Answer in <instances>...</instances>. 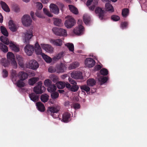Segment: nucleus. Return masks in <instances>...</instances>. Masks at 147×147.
<instances>
[{
	"label": "nucleus",
	"instance_id": "nucleus-1",
	"mask_svg": "<svg viewBox=\"0 0 147 147\" xmlns=\"http://www.w3.org/2000/svg\"><path fill=\"white\" fill-rule=\"evenodd\" d=\"M59 107H49L47 111L48 113H51V115L55 118H58L59 115L57 113L60 110Z\"/></svg>",
	"mask_w": 147,
	"mask_h": 147
},
{
	"label": "nucleus",
	"instance_id": "nucleus-2",
	"mask_svg": "<svg viewBox=\"0 0 147 147\" xmlns=\"http://www.w3.org/2000/svg\"><path fill=\"white\" fill-rule=\"evenodd\" d=\"M7 58L8 61L9 62H11V65L13 66V68H17V64L15 60L14 55L11 52H8L7 54Z\"/></svg>",
	"mask_w": 147,
	"mask_h": 147
},
{
	"label": "nucleus",
	"instance_id": "nucleus-3",
	"mask_svg": "<svg viewBox=\"0 0 147 147\" xmlns=\"http://www.w3.org/2000/svg\"><path fill=\"white\" fill-rule=\"evenodd\" d=\"M42 83L41 81H39L37 84V85L34 87L33 90L36 94H41L45 90V88L44 86H42Z\"/></svg>",
	"mask_w": 147,
	"mask_h": 147
},
{
	"label": "nucleus",
	"instance_id": "nucleus-4",
	"mask_svg": "<svg viewBox=\"0 0 147 147\" xmlns=\"http://www.w3.org/2000/svg\"><path fill=\"white\" fill-rule=\"evenodd\" d=\"M66 18H67L64 24L67 28H69L74 26L76 22L74 19L71 16H67Z\"/></svg>",
	"mask_w": 147,
	"mask_h": 147
},
{
	"label": "nucleus",
	"instance_id": "nucleus-5",
	"mask_svg": "<svg viewBox=\"0 0 147 147\" xmlns=\"http://www.w3.org/2000/svg\"><path fill=\"white\" fill-rule=\"evenodd\" d=\"M52 30L54 33L57 35L64 36L67 35L66 30L60 28H54Z\"/></svg>",
	"mask_w": 147,
	"mask_h": 147
},
{
	"label": "nucleus",
	"instance_id": "nucleus-6",
	"mask_svg": "<svg viewBox=\"0 0 147 147\" xmlns=\"http://www.w3.org/2000/svg\"><path fill=\"white\" fill-rule=\"evenodd\" d=\"M23 24L25 26H30L32 22V20L30 16L25 15L22 18Z\"/></svg>",
	"mask_w": 147,
	"mask_h": 147
},
{
	"label": "nucleus",
	"instance_id": "nucleus-7",
	"mask_svg": "<svg viewBox=\"0 0 147 147\" xmlns=\"http://www.w3.org/2000/svg\"><path fill=\"white\" fill-rule=\"evenodd\" d=\"M105 12L104 10L99 7H96L95 9V13L100 20L105 19Z\"/></svg>",
	"mask_w": 147,
	"mask_h": 147
},
{
	"label": "nucleus",
	"instance_id": "nucleus-8",
	"mask_svg": "<svg viewBox=\"0 0 147 147\" xmlns=\"http://www.w3.org/2000/svg\"><path fill=\"white\" fill-rule=\"evenodd\" d=\"M25 52L27 55L29 56H31L33 54L34 47L31 45H26L24 48Z\"/></svg>",
	"mask_w": 147,
	"mask_h": 147
},
{
	"label": "nucleus",
	"instance_id": "nucleus-9",
	"mask_svg": "<svg viewBox=\"0 0 147 147\" xmlns=\"http://www.w3.org/2000/svg\"><path fill=\"white\" fill-rule=\"evenodd\" d=\"M32 30L27 31L25 33L24 39V42L26 44L29 43L30 39L33 36Z\"/></svg>",
	"mask_w": 147,
	"mask_h": 147
},
{
	"label": "nucleus",
	"instance_id": "nucleus-10",
	"mask_svg": "<svg viewBox=\"0 0 147 147\" xmlns=\"http://www.w3.org/2000/svg\"><path fill=\"white\" fill-rule=\"evenodd\" d=\"M71 76L72 78L76 79H82L83 78L82 73L80 71H75L72 72Z\"/></svg>",
	"mask_w": 147,
	"mask_h": 147
},
{
	"label": "nucleus",
	"instance_id": "nucleus-11",
	"mask_svg": "<svg viewBox=\"0 0 147 147\" xmlns=\"http://www.w3.org/2000/svg\"><path fill=\"white\" fill-rule=\"evenodd\" d=\"M84 29V27L81 25H80L74 29L73 32L76 34L80 35L83 34Z\"/></svg>",
	"mask_w": 147,
	"mask_h": 147
},
{
	"label": "nucleus",
	"instance_id": "nucleus-12",
	"mask_svg": "<svg viewBox=\"0 0 147 147\" xmlns=\"http://www.w3.org/2000/svg\"><path fill=\"white\" fill-rule=\"evenodd\" d=\"M95 63V61L91 58H87L85 61V65L89 67H93Z\"/></svg>",
	"mask_w": 147,
	"mask_h": 147
},
{
	"label": "nucleus",
	"instance_id": "nucleus-13",
	"mask_svg": "<svg viewBox=\"0 0 147 147\" xmlns=\"http://www.w3.org/2000/svg\"><path fill=\"white\" fill-rule=\"evenodd\" d=\"M29 68L32 69H36L39 67V64L38 62L34 60L30 61L29 63Z\"/></svg>",
	"mask_w": 147,
	"mask_h": 147
},
{
	"label": "nucleus",
	"instance_id": "nucleus-14",
	"mask_svg": "<svg viewBox=\"0 0 147 147\" xmlns=\"http://www.w3.org/2000/svg\"><path fill=\"white\" fill-rule=\"evenodd\" d=\"M71 114L65 112L62 115V121L64 123H68L71 120Z\"/></svg>",
	"mask_w": 147,
	"mask_h": 147
},
{
	"label": "nucleus",
	"instance_id": "nucleus-15",
	"mask_svg": "<svg viewBox=\"0 0 147 147\" xmlns=\"http://www.w3.org/2000/svg\"><path fill=\"white\" fill-rule=\"evenodd\" d=\"M42 48L46 52L51 53L53 51V48L50 45L48 44H41Z\"/></svg>",
	"mask_w": 147,
	"mask_h": 147
},
{
	"label": "nucleus",
	"instance_id": "nucleus-16",
	"mask_svg": "<svg viewBox=\"0 0 147 147\" xmlns=\"http://www.w3.org/2000/svg\"><path fill=\"white\" fill-rule=\"evenodd\" d=\"M50 10L51 12L55 14H58L59 9L57 6L55 4L51 3L50 6Z\"/></svg>",
	"mask_w": 147,
	"mask_h": 147
},
{
	"label": "nucleus",
	"instance_id": "nucleus-17",
	"mask_svg": "<svg viewBox=\"0 0 147 147\" xmlns=\"http://www.w3.org/2000/svg\"><path fill=\"white\" fill-rule=\"evenodd\" d=\"M18 76L20 80H24L27 78L28 75L26 73L22 71L20 72Z\"/></svg>",
	"mask_w": 147,
	"mask_h": 147
},
{
	"label": "nucleus",
	"instance_id": "nucleus-18",
	"mask_svg": "<svg viewBox=\"0 0 147 147\" xmlns=\"http://www.w3.org/2000/svg\"><path fill=\"white\" fill-rule=\"evenodd\" d=\"M37 94L34 93L29 94V96L31 100L34 102H37L39 99V96Z\"/></svg>",
	"mask_w": 147,
	"mask_h": 147
},
{
	"label": "nucleus",
	"instance_id": "nucleus-19",
	"mask_svg": "<svg viewBox=\"0 0 147 147\" xmlns=\"http://www.w3.org/2000/svg\"><path fill=\"white\" fill-rule=\"evenodd\" d=\"M8 24L9 28L11 31L15 32L17 30V26L16 24L14 23L13 21L12 20H10Z\"/></svg>",
	"mask_w": 147,
	"mask_h": 147
},
{
	"label": "nucleus",
	"instance_id": "nucleus-20",
	"mask_svg": "<svg viewBox=\"0 0 147 147\" xmlns=\"http://www.w3.org/2000/svg\"><path fill=\"white\" fill-rule=\"evenodd\" d=\"M66 69V67L65 65L63 63H61L60 64L58 65L57 67V72H63Z\"/></svg>",
	"mask_w": 147,
	"mask_h": 147
},
{
	"label": "nucleus",
	"instance_id": "nucleus-21",
	"mask_svg": "<svg viewBox=\"0 0 147 147\" xmlns=\"http://www.w3.org/2000/svg\"><path fill=\"white\" fill-rule=\"evenodd\" d=\"M36 106L38 110L41 112H44L45 110V107L42 103L40 102L36 103Z\"/></svg>",
	"mask_w": 147,
	"mask_h": 147
},
{
	"label": "nucleus",
	"instance_id": "nucleus-22",
	"mask_svg": "<svg viewBox=\"0 0 147 147\" xmlns=\"http://www.w3.org/2000/svg\"><path fill=\"white\" fill-rule=\"evenodd\" d=\"M108 80V78L107 77L101 76L98 78V80L100 85L105 84Z\"/></svg>",
	"mask_w": 147,
	"mask_h": 147
},
{
	"label": "nucleus",
	"instance_id": "nucleus-23",
	"mask_svg": "<svg viewBox=\"0 0 147 147\" xmlns=\"http://www.w3.org/2000/svg\"><path fill=\"white\" fill-rule=\"evenodd\" d=\"M2 8L5 11L9 12L10 11V9L7 4L3 1H1L0 3Z\"/></svg>",
	"mask_w": 147,
	"mask_h": 147
},
{
	"label": "nucleus",
	"instance_id": "nucleus-24",
	"mask_svg": "<svg viewBox=\"0 0 147 147\" xmlns=\"http://www.w3.org/2000/svg\"><path fill=\"white\" fill-rule=\"evenodd\" d=\"M69 9L72 13L75 14H78V13L77 9L73 5H68Z\"/></svg>",
	"mask_w": 147,
	"mask_h": 147
},
{
	"label": "nucleus",
	"instance_id": "nucleus-25",
	"mask_svg": "<svg viewBox=\"0 0 147 147\" xmlns=\"http://www.w3.org/2000/svg\"><path fill=\"white\" fill-rule=\"evenodd\" d=\"M88 86H92L95 85L96 81L93 79H89L86 81Z\"/></svg>",
	"mask_w": 147,
	"mask_h": 147
},
{
	"label": "nucleus",
	"instance_id": "nucleus-26",
	"mask_svg": "<svg viewBox=\"0 0 147 147\" xmlns=\"http://www.w3.org/2000/svg\"><path fill=\"white\" fill-rule=\"evenodd\" d=\"M16 57L19 65L21 67L23 66V59L22 57L19 55H17Z\"/></svg>",
	"mask_w": 147,
	"mask_h": 147
},
{
	"label": "nucleus",
	"instance_id": "nucleus-27",
	"mask_svg": "<svg viewBox=\"0 0 147 147\" xmlns=\"http://www.w3.org/2000/svg\"><path fill=\"white\" fill-rule=\"evenodd\" d=\"M0 39L1 42L6 45L10 44V43L9 40L6 37L2 36L0 37Z\"/></svg>",
	"mask_w": 147,
	"mask_h": 147
},
{
	"label": "nucleus",
	"instance_id": "nucleus-28",
	"mask_svg": "<svg viewBox=\"0 0 147 147\" xmlns=\"http://www.w3.org/2000/svg\"><path fill=\"white\" fill-rule=\"evenodd\" d=\"M9 46L10 48L14 51L17 52L19 51V48L17 47L15 44H14L11 41L10 42Z\"/></svg>",
	"mask_w": 147,
	"mask_h": 147
},
{
	"label": "nucleus",
	"instance_id": "nucleus-29",
	"mask_svg": "<svg viewBox=\"0 0 147 147\" xmlns=\"http://www.w3.org/2000/svg\"><path fill=\"white\" fill-rule=\"evenodd\" d=\"M105 9L107 11L111 12L114 11V8L111 4L109 3H107L105 5Z\"/></svg>",
	"mask_w": 147,
	"mask_h": 147
},
{
	"label": "nucleus",
	"instance_id": "nucleus-30",
	"mask_svg": "<svg viewBox=\"0 0 147 147\" xmlns=\"http://www.w3.org/2000/svg\"><path fill=\"white\" fill-rule=\"evenodd\" d=\"M48 87L47 90L50 92L55 91L57 89L56 86L54 84H51Z\"/></svg>",
	"mask_w": 147,
	"mask_h": 147
},
{
	"label": "nucleus",
	"instance_id": "nucleus-31",
	"mask_svg": "<svg viewBox=\"0 0 147 147\" xmlns=\"http://www.w3.org/2000/svg\"><path fill=\"white\" fill-rule=\"evenodd\" d=\"M49 96L47 94H42L40 97V99L42 102H45L49 100Z\"/></svg>",
	"mask_w": 147,
	"mask_h": 147
},
{
	"label": "nucleus",
	"instance_id": "nucleus-32",
	"mask_svg": "<svg viewBox=\"0 0 147 147\" xmlns=\"http://www.w3.org/2000/svg\"><path fill=\"white\" fill-rule=\"evenodd\" d=\"M0 49L4 53H6L8 51L7 47L1 42L0 43Z\"/></svg>",
	"mask_w": 147,
	"mask_h": 147
},
{
	"label": "nucleus",
	"instance_id": "nucleus-33",
	"mask_svg": "<svg viewBox=\"0 0 147 147\" xmlns=\"http://www.w3.org/2000/svg\"><path fill=\"white\" fill-rule=\"evenodd\" d=\"M42 56L47 63H50L51 62L52 60L51 58L45 54L44 53L42 54Z\"/></svg>",
	"mask_w": 147,
	"mask_h": 147
},
{
	"label": "nucleus",
	"instance_id": "nucleus-34",
	"mask_svg": "<svg viewBox=\"0 0 147 147\" xmlns=\"http://www.w3.org/2000/svg\"><path fill=\"white\" fill-rule=\"evenodd\" d=\"M38 78L34 77L32 78L29 80V84L30 85H33L38 80Z\"/></svg>",
	"mask_w": 147,
	"mask_h": 147
},
{
	"label": "nucleus",
	"instance_id": "nucleus-35",
	"mask_svg": "<svg viewBox=\"0 0 147 147\" xmlns=\"http://www.w3.org/2000/svg\"><path fill=\"white\" fill-rule=\"evenodd\" d=\"M129 13V10L127 8L123 9L122 11V15L123 17L126 18Z\"/></svg>",
	"mask_w": 147,
	"mask_h": 147
},
{
	"label": "nucleus",
	"instance_id": "nucleus-36",
	"mask_svg": "<svg viewBox=\"0 0 147 147\" xmlns=\"http://www.w3.org/2000/svg\"><path fill=\"white\" fill-rule=\"evenodd\" d=\"M54 24L56 26H59L61 25V19L58 18L54 19Z\"/></svg>",
	"mask_w": 147,
	"mask_h": 147
},
{
	"label": "nucleus",
	"instance_id": "nucleus-37",
	"mask_svg": "<svg viewBox=\"0 0 147 147\" xmlns=\"http://www.w3.org/2000/svg\"><path fill=\"white\" fill-rule=\"evenodd\" d=\"M79 66V63L77 62H75L70 65L69 68L70 69H72L77 67Z\"/></svg>",
	"mask_w": 147,
	"mask_h": 147
},
{
	"label": "nucleus",
	"instance_id": "nucleus-38",
	"mask_svg": "<svg viewBox=\"0 0 147 147\" xmlns=\"http://www.w3.org/2000/svg\"><path fill=\"white\" fill-rule=\"evenodd\" d=\"M1 33L6 36H8V33L6 28L3 26H1Z\"/></svg>",
	"mask_w": 147,
	"mask_h": 147
},
{
	"label": "nucleus",
	"instance_id": "nucleus-39",
	"mask_svg": "<svg viewBox=\"0 0 147 147\" xmlns=\"http://www.w3.org/2000/svg\"><path fill=\"white\" fill-rule=\"evenodd\" d=\"M56 85L57 88L60 89L63 88L65 86V82H59L57 83Z\"/></svg>",
	"mask_w": 147,
	"mask_h": 147
},
{
	"label": "nucleus",
	"instance_id": "nucleus-40",
	"mask_svg": "<svg viewBox=\"0 0 147 147\" xmlns=\"http://www.w3.org/2000/svg\"><path fill=\"white\" fill-rule=\"evenodd\" d=\"M53 44L58 46H60L62 44V41L60 39H58L54 40L53 41Z\"/></svg>",
	"mask_w": 147,
	"mask_h": 147
},
{
	"label": "nucleus",
	"instance_id": "nucleus-41",
	"mask_svg": "<svg viewBox=\"0 0 147 147\" xmlns=\"http://www.w3.org/2000/svg\"><path fill=\"white\" fill-rule=\"evenodd\" d=\"M50 78L54 83H57L59 80L58 77L57 76L54 74L51 75L50 76Z\"/></svg>",
	"mask_w": 147,
	"mask_h": 147
},
{
	"label": "nucleus",
	"instance_id": "nucleus-42",
	"mask_svg": "<svg viewBox=\"0 0 147 147\" xmlns=\"http://www.w3.org/2000/svg\"><path fill=\"white\" fill-rule=\"evenodd\" d=\"M23 81L21 80H18L17 83V86L19 88L24 87L25 86V83Z\"/></svg>",
	"mask_w": 147,
	"mask_h": 147
},
{
	"label": "nucleus",
	"instance_id": "nucleus-43",
	"mask_svg": "<svg viewBox=\"0 0 147 147\" xmlns=\"http://www.w3.org/2000/svg\"><path fill=\"white\" fill-rule=\"evenodd\" d=\"M82 90H84L86 91L87 93L89 92L90 90V88L86 85H83L80 86Z\"/></svg>",
	"mask_w": 147,
	"mask_h": 147
},
{
	"label": "nucleus",
	"instance_id": "nucleus-44",
	"mask_svg": "<svg viewBox=\"0 0 147 147\" xmlns=\"http://www.w3.org/2000/svg\"><path fill=\"white\" fill-rule=\"evenodd\" d=\"M11 78L12 81H16L17 78V75L15 71H13L12 72Z\"/></svg>",
	"mask_w": 147,
	"mask_h": 147
},
{
	"label": "nucleus",
	"instance_id": "nucleus-45",
	"mask_svg": "<svg viewBox=\"0 0 147 147\" xmlns=\"http://www.w3.org/2000/svg\"><path fill=\"white\" fill-rule=\"evenodd\" d=\"M68 48L69 50L71 51H74V45L72 43H68L65 45Z\"/></svg>",
	"mask_w": 147,
	"mask_h": 147
},
{
	"label": "nucleus",
	"instance_id": "nucleus-46",
	"mask_svg": "<svg viewBox=\"0 0 147 147\" xmlns=\"http://www.w3.org/2000/svg\"><path fill=\"white\" fill-rule=\"evenodd\" d=\"M59 96V93L56 92L52 93L51 94V98L53 99H56L58 98Z\"/></svg>",
	"mask_w": 147,
	"mask_h": 147
},
{
	"label": "nucleus",
	"instance_id": "nucleus-47",
	"mask_svg": "<svg viewBox=\"0 0 147 147\" xmlns=\"http://www.w3.org/2000/svg\"><path fill=\"white\" fill-rule=\"evenodd\" d=\"M100 73L103 76H106L108 74V71L105 68H102L100 70Z\"/></svg>",
	"mask_w": 147,
	"mask_h": 147
},
{
	"label": "nucleus",
	"instance_id": "nucleus-48",
	"mask_svg": "<svg viewBox=\"0 0 147 147\" xmlns=\"http://www.w3.org/2000/svg\"><path fill=\"white\" fill-rule=\"evenodd\" d=\"M63 56V53H59L56 56L53 57V59L54 61H57L60 59Z\"/></svg>",
	"mask_w": 147,
	"mask_h": 147
},
{
	"label": "nucleus",
	"instance_id": "nucleus-49",
	"mask_svg": "<svg viewBox=\"0 0 147 147\" xmlns=\"http://www.w3.org/2000/svg\"><path fill=\"white\" fill-rule=\"evenodd\" d=\"M79 88V86H78L76 85H72L70 90L71 91L75 92L78 91Z\"/></svg>",
	"mask_w": 147,
	"mask_h": 147
},
{
	"label": "nucleus",
	"instance_id": "nucleus-50",
	"mask_svg": "<svg viewBox=\"0 0 147 147\" xmlns=\"http://www.w3.org/2000/svg\"><path fill=\"white\" fill-rule=\"evenodd\" d=\"M112 20L114 21H118L120 19V17L116 15H113L111 17Z\"/></svg>",
	"mask_w": 147,
	"mask_h": 147
},
{
	"label": "nucleus",
	"instance_id": "nucleus-51",
	"mask_svg": "<svg viewBox=\"0 0 147 147\" xmlns=\"http://www.w3.org/2000/svg\"><path fill=\"white\" fill-rule=\"evenodd\" d=\"M128 25V23L127 22H124L121 23V27L123 29L127 28Z\"/></svg>",
	"mask_w": 147,
	"mask_h": 147
},
{
	"label": "nucleus",
	"instance_id": "nucleus-52",
	"mask_svg": "<svg viewBox=\"0 0 147 147\" xmlns=\"http://www.w3.org/2000/svg\"><path fill=\"white\" fill-rule=\"evenodd\" d=\"M35 52L36 54L41 55L42 56V54H44L42 53L41 48H39L37 49H35Z\"/></svg>",
	"mask_w": 147,
	"mask_h": 147
},
{
	"label": "nucleus",
	"instance_id": "nucleus-53",
	"mask_svg": "<svg viewBox=\"0 0 147 147\" xmlns=\"http://www.w3.org/2000/svg\"><path fill=\"white\" fill-rule=\"evenodd\" d=\"M43 11L44 13L48 16L49 17H52V15L50 13L49 11L46 8H44L43 9Z\"/></svg>",
	"mask_w": 147,
	"mask_h": 147
},
{
	"label": "nucleus",
	"instance_id": "nucleus-54",
	"mask_svg": "<svg viewBox=\"0 0 147 147\" xmlns=\"http://www.w3.org/2000/svg\"><path fill=\"white\" fill-rule=\"evenodd\" d=\"M83 19L84 22L86 24H88L90 21V18L84 15L83 16Z\"/></svg>",
	"mask_w": 147,
	"mask_h": 147
},
{
	"label": "nucleus",
	"instance_id": "nucleus-55",
	"mask_svg": "<svg viewBox=\"0 0 147 147\" xmlns=\"http://www.w3.org/2000/svg\"><path fill=\"white\" fill-rule=\"evenodd\" d=\"M51 84V82L49 79H46L45 81L44 84L46 86L48 87Z\"/></svg>",
	"mask_w": 147,
	"mask_h": 147
},
{
	"label": "nucleus",
	"instance_id": "nucleus-56",
	"mask_svg": "<svg viewBox=\"0 0 147 147\" xmlns=\"http://www.w3.org/2000/svg\"><path fill=\"white\" fill-rule=\"evenodd\" d=\"M98 3V1H95L94 2V5H92L91 6H90L89 7V9L92 11H93L94 10L95 7V5H96Z\"/></svg>",
	"mask_w": 147,
	"mask_h": 147
},
{
	"label": "nucleus",
	"instance_id": "nucleus-57",
	"mask_svg": "<svg viewBox=\"0 0 147 147\" xmlns=\"http://www.w3.org/2000/svg\"><path fill=\"white\" fill-rule=\"evenodd\" d=\"M8 72L5 69H3V76L5 78L8 76Z\"/></svg>",
	"mask_w": 147,
	"mask_h": 147
},
{
	"label": "nucleus",
	"instance_id": "nucleus-58",
	"mask_svg": "<svg viewBox=\"0 0 147 147\" xmlns=\"http://www.w3.org/2000/svg\"><path fill=\"white\" fill-rule=\"evenodd\" d=\"M48 70L49 72L51 73H54L56 71V69L54 67H51L49 68Z\"/></svg>",
	"mask_w": 147,
	"mask_h": 147
},
{
	"label": "nucleus",
	"instance_id": "nucleus-59",
	"mask_svg": "<svg viewBox=\"0 0 147 147\" xmlns=\"http://www.w3.org/2000/svg\"><path fill=\"white\" fill-rule=\"evenodd\" d=\"M68 80L70 83L71 84H73V85H75L77 84L76 82L74 80L72 79L71 78H69Z\"/></svg>",
	"mask_w": 147,
	"mask_h": 147
},
{
	"label": "nucleus",
	"instance_id": "nucleus-60",
	"mask_svg": "<svg viewBox=\"0 0 147 147\" xmlns=\"http://www.w3.org/2000/svg\"><path fill=\"white\" fill-rule=\"evenodd\" d=\"M42 7V5L41 3L40 2H38L37 3V7L39 10L41 9Z\"/></svg>",
	"mask_w": 147,
	"mask_h": 147
},
{
	"label": "nucleus",
	"instance_id": "nucleus-61",
	"mask_svg": "<svg viewBox=\"0 0 147 147\" xmlns=\"http://www.w3.org/2000/svg\"><path fill=\"white\" fill-rule=\"evenodd\" d=\"M73 107L75 109H79L80 107V105L79 104L76 103L74 104Z\"/></svg>",
	"mask_w": 147,
	"mask_h": 147
},
{
	"label": "nucleus",
	"instance_id": "nucleus-62",
	"mask_svg": "<svg viewBox=\"0 0 147 147\" xmlns=\"http://www.w3.org/2000/svg\"><path fill=\"white\" fill-rule=\"evenodd\" d=\"M65 86L68 89H69L70 90L72 86H71L69 83H68L67 82L66 83L65 82Z\"/></svg>",
	"mask_w": 147,
	"mask_h": 147
},
{
	"label": "nucleus",
	"instance_id": "nucleus-63",
	"mask_svg": "<svg viewBox=\"0 0 147 147\" xmlns=\"http://www.w3.org/2000/svg\"><path fill=\"white\" fill-rule=\"evenodd\" d=\"M35 14L36 16L40 18H42L43 16L41 15L40 13L38 11H36L35 13Z\"/></svg>",
	"mask_w": 147,
	"mask_h": 147
},
{
	"label": "nucleus",
	"instance_id": "nucleus-64",
	"mask_svg": "<svg viewBox=\"0 0 147 147\" xmlns=\"http://www.w3.org/2000/svg\"><path fill=\"white\" fill-rule=\"evenodd\" d=\"M101 68V66L99 65H97L95 66V69L97 70L100 69Z\"/></svg>",
	"mask_w": 147,
	"mask_h": 147
}]
</instances>
